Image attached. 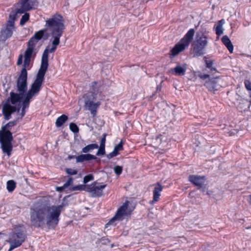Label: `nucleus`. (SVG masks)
<instances>
[{
  "mask_svg": "<svg viewBox=\"0 0 251 251\" xmlns=\"http://www.w3.org/2000/svg\"><path fill=\"white\" fill-rule=\"evenodd\" d=\"M20 4L21 5L20 8L18 9L15 13L16 14L17 13H24L25 11L32 9V5L29 3V0H21Z\"/></svg>",
  "mask_w": 251,
  "mask_h": 251,
  "instance_id": "nucleus-15",
  "label": "nucleus"
},
{
  "mask_svg": "<svg viewBox=\"0 0 251 251\" xmlns=\"http://www.w3.org/2000/svg\"><path fill=\"white\" fill-rule=\"evenodd\" d=\"M16 187V183L13 180H8L6 183V188L8 192H11L14 191Z\"/></svg>",
  "mask_w": 251,
  "mask_h": 251,
  "instance_id": "nucleus-24",
  "label": "nucleus"
},
{
  "mask_svg": "<svg viewBox=\"0 0 251 251\" xmlns=\"http://www.w3.org/2000/svg\"><path fill=\"white\" fill-rule=\"evenodd\" d=\"M99 148V146L97 144H91L88 145L82 149V152L83 153H87L91 152L93 150L97 149Z\"/></svg>",
  "mask_w": 251,
  "mask_h": 251,
  "instance_id": "nucleus-21",
  "label": "nucleus"
},
{
  "mask_svg": "<svg viewBox=\"0 0 251 251\" xmlns=\"http://www.w3.org/2000/svg\"><path fill=\"white\" fill-rule=\"evenodd\" d=\"M22 62H23V55L22 54H20L19 56L18 59V60H17V65L19 66V65H20L21 64H22Z\"/></svg>",
  "mask_w": 251,
  "mask_h": 251,
  "instance_id": "nucleus-39",
  "label": "nucleus"
},
{
  "mask_svg": "<svg viewBox=\"0 0 251 251\" xmlns=\"http://www.w3.org/2000/svg\"><path fill=\"white\" fill-rule=\"evenodd\" d=\"M100 83L97 82H93L91 84L89 91L84 96V107L86 110H89L91 114L94 117L97 112V109L100 105V102H94L97 95L99 92V87Z\"/></svg>",
  "mask_w": 251,
  "mask_h": 251,
  "instance_id": "nucleus-4",
  "label": "nucleus"
},
{
  "mask_svg": "<svg viewBox=\"0 0 251 251\" xmlns=\"http://www.w3.org/2000/svg\"><path fill=\"white\" fill-rule=\"evenodd\" d=\"M73 179L72 177H69L67 181L62 186L57 187L56 190L58 192H62L63 190L67 188L68 187L70 186L73 183Z\"/></svg>",
  "mask_w": 251,
  "mask_h": 251,
  "instance_id": "nucleus-23",
  "label": "nucleus"
},
{
  "mask_svg": "<svg viewBox=\"0 0 251 251\" xmlns=\"http://www.w3.org/2000/svg\"><path fill=\"white\" fill-rule=\"evenodd\" d=\"M1 235V233H0V235Z\"/></svg>",
  "mask_w": 251,
  "mask_h": 251,
  "instance_id": "nucleus-46",
  "label": "nucleus"
},
{
  "mask_svg": "<svg viewBox=\"0 0 251 251\" xmlns=\"http://www.w3.org/2000/svg\"><path fill=\"white\" fill-rule=\"evenodd\" d=\"M115 153H116V154L117 155L118 154V151L115 149V148H114V150L113 151Z\"/></svg>",
  "mask_w": 251,
  "mask_h": 251,
  "instance_id": "nucleus-45",
  "label": "nucleus"
},
{
  "mask_svg": "<svg viewBox=\"0 0 251 251\" xmlns=\"http://www.w3.org/2000/svg\"><path fill=\"white\" fill-rule=\"evenodd\" d=\"M29 17V14L25 13L24 14L20 20V25H23L28 20Z\"/></svg>",
  "mask_w": 251,
  "mask_h": 251,
  "instance_id": "nucleus-29",
  "label": "nucleus"
},
{
  "mask_svg": "<svg viewBox=\"0 0 251 251\" xmlns=\"http://www.w3.org/2000/svg\"><path fill=\"white\" fill-rule=\"evenodd\" d=\"M222 41L227 48L229 51L232 53L233 50V46L228 37L226 35L224 36L222 38Z\"/></svg>",
  "mask_w": 251,
  "mask_h": 251,
  "instance_id": "nucleus-18",
  "label": "nucleus"
},
{
  "mask_svg": "<svg viewBox=\"0 0 251 251\" xmlns=\"http://www.w3.org/2000/svg\"><path fill=\"white\" fill-rule=\"evenodd\" d=\"M249 103L251 105V92L249 93Z\"/></svg>",
  "mask_w": 251,
  "mask_h": 251,
  "instance_id": "nucleus-44",
  "label": "nucleus"
},
{
  "mask_svg": "<svg viewBox=\"0 0 251 251\" xmlns=\"http://www.w3.org/2000/svg\"><path fill=\"white\" fill-rule=\"evenodd\" d=\"M206 66L207 68H210L211 71H215L216 69L214 68H212L213 62L210 60H205Z\"/></svg>",
  "mask_w": 251,
  "mask_h": 251,
  "instance_id": "nucleus-35",
  "label": "nucleus"
},
{
  "mask_svg": "<svg viewBox=\"0 0 251 251\" xmlns=\"http://www.w3.org/2000/svg\"><path fill=\"white\" fill-rule=\"evenodd\" d=\"M45 27L46 30L50 32L52 46L50 49L48 47L44 50L42 55L41 65L35 79L30 88L25 95L24 98L29 100L37 95L41 89L49 65L48 54L49 52L52 53L55 51L60 43V38L65 29L63 17L58 13L51 15L46 21Z\"/></svg>",
  "mask_w": 251,
  "mask_h": 251,
  "instance_id": "nucleus-1",
  "label": "nucleus"
},
{
  "mask_svg": "<svg viewBox=\"0 0 251 251\" xmlns=\"http://www.w3.org/2000/svg\"><path fill=\"white\" fill-rule=\"evenodd\" d=\"M225 23V20L222 19L218 22V25H216L215 27H214L216 34H217V36H219L223 34L224 29L223 28V26L224 25Z\"/></svg>",
  "mask_w": 251,
  "mask_h": 251,
  "instance_id": "nucleus-19",
  "label": "nucleus"
},
{
  "mask_svg": "<svg viewBox=\"0 0 251 251\" xmlns=\"http://www.w3.org/2000/svg\"><path fill=\"white\" fill-rule=\"evenodd\" d=\"M68 116L66 115H62L61 116L59 117L56 121L55 125L56 127H60L63 124L68 120Z\"/></svg>",
  "mask_w": 251,
  "mask_h": 251,
  "instance_id": "nucleus-22",
  "label": "nucleus"
},
{
  "mask_svg": "<svg viewBox=\"0 0 251 251\" xmlns=\"http://www.w3.org/2000/svg\"><path fill=\"white\" fill-rule=\"evenodd\" d=\"M31 58H25L23 65V68L26 70V68L29 66Z\"/></svg>",
  "mask_w": 251,
  "mask_h": 251,
  "instance_id": "nucleus-34",
  "label": "nucleus"
},
{
  "mask_svg": "<svg viewBox=\"0 0 251 251\" xmlns=\"http://www.w3.org/2000/svg\"><path fill=\"white\" fill-rule=\"evenodd\" d=\"M94 179V177L92 175H88L86 176L83 178V183L84 184L87 183L89 181L93 180Z\"/></svg>",
  "mask_w": 251,
  "mask_h": 251,
  "instance_id": "nucleus-33",
  "label": "nucleus"
},
{
  "mask_svg": "<svg viewBox=\"0 0 251 251\" xmlns=\"http://www.w3.org/2000/svg\"><path fill=\"white\" fill-rule=\"evenodd\" d=\"M46 30V29H42L36 32L33 36V38L38 41L43 37Z\"/></svg>",
  "mask_w": 251,
  "mask_h": 251,
  "instance_id": "nucleus-25",
  "label": "nucleus"
},
{
  "mask_svg": "<svg viewBox=\"0 0 251 251\" xmlns=\"http://www.w3.org/2000/svg\"><path fill=\"white\" fill-rule=\"evenodd\" d=\"M34 49L28 47L25 52V58H31Z\"/></svg>",
  "mask_w": 251,
  "mask_h": 251,
  "instance_id": "nucleus-26",
  "label": "nucleus"
},
{
  "mask_svg": "<svg viewBox=\"0 0 251 251\" xmlns=\"http://www.w3.org/2000/svg\"><path fill=\"white\" fill-rule=\"evenodd\" d=\"M17 124V120L9 122L5 126H2L0 130V143L2 151L8 156L11 154L12 151V141L13 140L12 133L8 129Z\"/></svg>",
  "mask_w": 251,
  "mask_h": 251,
  "instance_id": "nucleus-5",
  "label": "nucleus"
},
{
  "mask_svg": "<svg viewBox=\"0 0 251 251\" xmlns=\"http://www.w3.org/2000/svg\"><path fill=\"white\" fill-rule=\"evenodd\" d=\"M106 156L108 158L110 159V158H112L117 156V155L113 151H112V152L109 153V154H107Z\"/></svg>",
  "mask_w": 251,
  "mask_h": 251,
  "instance_id": "nucleus-42",
  "label": "nucleus"
},
{
  "mask_svg": "<svg viewBox=\"0 0 251 251\" xmlns=\"http://www.w3.org/2000/svg\"><path fill=\"white\" fill-rule=\"evenodd\" d=\"M123 171V167L120 166H116L114 168V173L117 175H120L121 174Z\"/></svg>",
  "mask_w": 251,
  "mask_h": 251,
  "instance_id": "nucleus-32",
  "label": "nucleus"
},
{
  "mask_svg": "<svg viewBox=\"0 0 251 251\" xmlns=\"http://www.w3.org/2000/svg\"><path fill=\"white\" fill-rule=\"evenodd\" d=\"M25 231L23 226L14 227L12 232L9 234V242L10 247L8 251H11L14 249L20 246L25 241Z\"/></svg>",
  "mask_w": 251,
  "mask_h": 251,
  "instance_id": "nucleus-7",
  "label": "nucleus"
},
{
  "mask_svg": "<svg viewBox=\"0 0 251 251\" xmlns=\"http://www.w3.org/2000/svg\"><path fill=\"white\" fill-rule=\"evenodd\" d=\"M129 203L128 201H126L123 203L118 209L115 216L109 221L106 225H112L115 221H122L124 218V216L127 215V209Z\"/></svg>",
  "mask_w": 251,
  "mask_h": 251,
  "instance_id": "nucleus-11",
  "label": "nucleus"
},
{
  "mask_svg": "<svg viewBox=\"0 0 251 251\" xmlns=\"http://www.w3.org/2000/svg\"><path fill=\"white\" fill-rule=\"evenodd\" d=\"M16 16V13L10 14L6 24L1 27L0 31V42H4L12 37L14 31L16 30L15 26Z\"/></svg>",
  "mask_w": 251,
  "mask_h": 251,
  "instance_id": "nucleus-8",
  "label": "nucleus"
},
{
  "mask_svg": "<svg viewBox=\"0 0 251 251\" xmlns=\"http://www.w3.org/2000/svg\"><path fill=\"white\" fill-rule=\"evenodd\" d=\"M163 187L159 183L155 186L153 191V198L152 201H150V203L152 204L155 202H157L160 196L161 192L162 191Z\"/></svg>",
  "mask_w": 251,
  "mask_h": 251,
  "instance_id": "nucleus-16",
  "label": "nucleus"
},
{
  "mask_svg": "<svg viewBox=\"0 0 251 251\" xmlns=\"http://www.w3.org/2000/svg\"><path fill=\"white\" fill-rule=\"evenodd\" d=\"M66 173L70 175H74L77 174V171L70 168H67L66 169Z\"/></svg>",
  "mask_w": 251,
  "mask_h": 251,
  "instance_id": "nucleus-36",
  "label": "nucleus"
},
{
  "mask_svg": "<svg viewBox=\"0 0 251 251\" xmlns=\"http://www.w3.org/2000/svg\"><path fill=\"white\" fill-rule=\"evenodd\" d=\"M208 32L204 28H201L196 33L195 40L192 43L194 56H199L204 53V49L208 44Z\"/></svg>",
  "mask_w": 251,
  "mask_h": 251,
  "instance_id": "nucleus-6",
  "label": "nucleus"
},
{
  "mask_svg": "<svg viewBox=\"0 0 251 251\" xmlns=\"http://www.w3.org/2000/svg\"><path fill=\"white\" fill-rule=\"evenodd\" d=\"M76 162H82L84 161H90L97 158L95 155L91 154H83L75 157Z\"/></svg>",
  "mask_w": 251,
  "mask_h": 251,
  "instance_id": "nucleus-17",
  "label": "nucleus"
},
{
  "mask_svg": "<svg viewBox=\"0 0 251 251\" xmlns=\"http://www.w3.org/2000/svg\"><path fill=\"white\" fill-rule=\"evenodd\" d=\"M248 201L251 205V194L248 196Z\"/></svg>",
  "mask_w": 251,
  "mask_h": 251,
  "instance_id": "nucleus-43",
  "label": "nucleus"
},
{
  "mask_svg": "<svg viewBox=\"0 0 251 251\" xmlns=\"http://www.w3.org/2000/svg\"><path fill=\"white\" fill-rule=\"evenodd\" d=\"M106 187V185H101L96 182L91 185H78L75 186L70 187L71 191L85 190L90 193L92 197H99L102 195V190Z\"/></svg>",
  "mask_w": 251,
  "mask_h": 251,
  "instance_id": "nucleus-9",
  "label": "nucleus"
},
{
  "mask_svg": "<svg viewBox=\"0 0 251 251\" xmlns=\"http://www.w3.org/2000/svg\"><path fill=\"white\" fill-rule=\"evenodd\" d=\"M189 180L197 186L201 187L205 182L204 176H201L197 175H190L188 177Z\"/></svg>",
  "mask_w": 251,
  "mask_h": 251,
  "instance_id": "nucleus-14",
  "label": "nucleus"
},
{
  "mask_svg": "<svg viewBox=\"0 0 251 251\" xmlns=\"http://www.w3.org/2000/svg\"><path fill=\"white\" fill-rule=\"evenodd\" d=\"M27 71L22 69L17 80L16 87L19 93L11 92L10 97L3 102L2 112L5 120L11 119L12 113L16 111L18 113L20 112L21 107L19 105L16 106L11 104H15L25 98L27 88Z\"/></svg>",
  "mask_w": 251,
  "mask_h": 251,
  "instance_id": "nucleus-3",
  "label": "nucleus"
},
{
  "mask_svg": "<svg viewBox=\"0 0 251 251\" xmlns=\"http://www.w3.org/2000/svg\"><path fill=\"white\" fill-rule=\"evenodd\" d=\"M218 81L219 78L218 77H214L206 81L204 85L209 91L214 92L221 87Z\"/></svg>",
  "mask_w": 251,
  "mask_h": 251,
  "instance_id": "nucleus-12",
  "label": "nucleus"
},
{
  "mask_svg": "<svg viewBox=\"0 0 251 251\" xmlns=\"http://www.w3.org/2000/svg\"><path fill=\"white\" fill-rule=\"evenodd\" d=\"M101 241L103 242L102 244L105 245L107 244L110 242V241L108 239L105 238V237L101 238Z\"/></svg>",
  "mask_w": 251,
  "mask_h": 251,
  "instance_id": "nucleus-41",
  "label": "nucleus"
},
{
  "mask_svg": "<svg viewBox=\"0 0 251 251\" xmlns=\"http://www.w3.org/2000/svg\"><path fill=\"white\" fill-rule=\"evenodd\" d=\"M22 100H23L22 103V110L20 114V115L21 116V119H22L25 116V109L29 107L30 103V100L25 98H23Z\"/></svg>",
  "mask_w": 251,
  "mask_h": 251,
  "instance_id": "nucleus-20",
  "label": "nucleus"
},
{
  "mask_svg": "<svg viewBox=\"0 0 251 251\" xmlns=\"http://www.w3.org/2000/svg\"><path fill=\"white\" fill-rule=\"evenodd\" d=\"M38 41L32 36L28 42V47L34 49Z\"/></svg>",
  "mask_w": 251,
  "mask_h": 251,
  "instance_id": "nucleus-27",
  "label": "nucleus"
},
{
  "mask_svg": "<svg viewBox=\"0 0 251 251\" xmlns=\"http://www.w3.org/2000/svg\"><path fill=\"white\" fill-rule=\"evenodd\" d=\"M105 154V147H100L99 148V150L96 153L97 156L103 155Z\"/></svg>",
  "mask_w": 251,
  "mask_h": 251,
  "instance_id": "nucleus-31",
  "label": "nucleus"
},
{
  "mask_svg": "<svg viewBox=\"0 0 251 251\" xmlns=\"http://www.w3.org/2000/svg\"><path fill=\"white\" fill-rule=\"evenodd\" d=\"M106 134H104L103 135V137L101 138V141H100V147H105V142H106Z\"/></svg>",
  "mask_w": 251,
  "mask_h": 251,
  "instance_id": "nucleus-37",
  "label": "nucleus"
},
{
  "mask_svg": "<svg viewBox=\"0 0 251 251\" xmlns=\"http://www.w3.org/2000/svg\"><path fill=\"white\" fill-rule=\"evenodd\" d=\"M244 85L246 89L249 92H251V81L249 80L246 79L244 80Z\"/></svg>",
  "mask_w": 251,
  "mask_h": 251,
  "instance_id": "nucleus-30",
  "label": "nucleus"
},
{
  "mask_svg": "<svg viewBox=\"0 0 251 251\" xmlns=\"http://www.w3.org/2000/svg\"><path fill=\"white\" fill-rule=\"evenodd\" d=\"M195 30L193 28L190 29L180 40V42L171 50V54L174 56H176L184 50L186 47H188L193 38Z\"/></svg>",
  "mask_w": 251,
  "mask_h": 251,
  "instance_id": "nucleus-10",
  "label": "nucleus"
},
{
  "mask_svg": "<svg viewBox=\"0 0 251 251\" xmlns=\"http://www.w3.org/2000/svg\"><path fill=\"white\" fill-rule=\"evenodd\" d=\"M118 151H121L123 150V143L121 141L118 145L115 146L114 147Z\"/></svg>",
  "mask_w": 251,
  "mask_h": 251,
  "instance_id": "nucleus-38",
  "label": "nucleus"
},
{
  "mask_svg": "<svg viewBox=\"0 0 251 251\" xmlns=\"http://www.w3.org/2000/svg\"><path fill=\"white\" fill-rule=\"evenodd\" d=\"M64 207L63 204L50 206L38 202L30 208V221L32 225L40 227L45 222L49 228H54L59 222V217Z\"/></svg>",
  "mask_w": 251,
  "mask_h": 251,
  "instance_id": "nucleus-2",
  "label": "nucleus"
},
{
  "mask_svg": "<svg viewBox=\"0 0 251 251\" xmlns=\"http://www.w3.org/2000/svg\"><path fill=\"white\" fill-rule=\"evenodd\" d=\"M187 70V64H178L175 68L170 69L169 73L175 75L182 76L185 75Z\"/></svg>",
  "mask_w": 251,
  "mask_h": 251,
  "instance_id": "nucleus-13",
  "label": "nucleus"
},
{
  "mask_svg": "<svg viewBox=\"0 0 251 251\" xmlns=\"http://www.w3.org/2000/svg\"><path fill=\"white\" fill-rule=\"evenodd\" d=\"M70 130L75 133H77L79 131V128L77 126L73 123H71L69 125Z\"/></svg>",
  "mask_w": 251,
  "mask_h": 251,
  "instance_id": "nucleus-28",
  "label": "nucleus"
},
{
  "mask_svg": "<svg viewBox=\"0 0 251 251\" xmlns=\"http://www.w3.org/2000/svg\"><path fill=\"white\" fill-rule=\"evenodd\" d=\"M199 77L201 78L202 79H206L209 77V75H202V74H199L198 75Z\"/></svg>",
  "mask_w": 251,
  "mask_h": 251,
  "instance_id": "nucleus-40",
  "label": "nucleus"
}]
</instances>
